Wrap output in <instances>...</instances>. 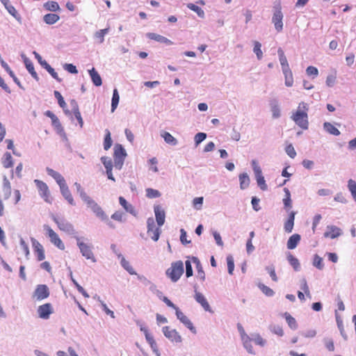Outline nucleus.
Segmentation results:
<instances>
[{
  "instance_id": "obj_1",
  "label": "nucleus",
  "mask_w": 356,
  "mask_h": 356,
  "mask_svg": "<svg viewBox=\"0 0 356 356\" xmlns=\"http://www.w3.org/2000/svg\"><path fill=\"white\" fill-rule=\"evenodd\" d=\"M308 111L309 105L302 102L299 103L296 111L293 112L291 116L295 124L303 130H307L309 128Z\"/></svg>"
},
{
  "instance_id": "obj_2",
  "label": "nucleus",
  "mask_w": 356,
  "mask_h": 356,
  "mask_svg": "<svg viewBox=\"0 0 356 356\" xmlns=\"http://www.w3.org/2000/svg\"><path fill=\"white\" fill-rule=\"evenodd\" d=\"M184 272V263L179 260L171 264L170 267L166 270L165 275L172 282H177L180 279Z\"/></svg>"
},
{
  "instance_id": "obj_3",
  "label": "nucleus",
  "mask_w": 356,
  "mask_h": 356,
  "mask_svg": "<svg viewBox=\"0 0 356 356\" xmlns=\"http://www.w3.org/2000/svg\"><path fill=\"white\" fill-rule=\"evenodd\" d=\"M74 238L76 241V245L79 247L82 256L87 259L91 260L92 262H96V259L94 257V254L92 251L91 245L82 241V238L79 237V236H74Z\"/></svg>"
},
{
  "instance_id": "obj_4",
  "label": "nucleus",
  "mask_w": 356,
  "mask_h": 356,
  "mask_svg": "<svg viewBox=\"0 0 356 356\" xmlns=\"http://www.w3.org/2000/svg\"><path fill=\"white\" fill-rule=\"evenodd\" d=\"M84 202L98 218L102 221L108 220V216L106 214L102 207L90 197L86 199Z\"/></svg>"
},
{
  "instance_id": "obj_5",
  "label": "nucleus",
  "mask_w": 356,
  "mask_h": 356,
  "mask_svg": "<svg viewBox=\"0 0 356 356\" xmlns=\"http://www.w3.org/2000/svg\"><path fill=\"white\" fill-rule=\"evenodd\" d=\"M283 18L284 15L282 12V8L280 6H275L273 8L272 23L274 25L275 29L277 33H280L283 30Z\"/></svg>"
},
{
  "instance_id": "obj_6",
  "label": "nucleus",
  "mask_w": 356,
  "mask_h": 356,
  "mask_svg": "<svg viewBox=\"0 0 356 356\" xmlns=\"http://www.w3.org/2000/svg\"><path fill=\"white\" fill-rule=\"evenodd\" d=\"M251 165H252V170L254 171L258 186L262 191L267 190L268 186L266 184L264 177L262 175V171H261V167L259 165L257 161L255 160H252L251 162Z\"/></svg>"
},
{
  "instance_id": "obj_7",
  "label": "nucleus",
  "mask_w": 356,
  "mask_h": 356,
  "mask_svg": "<svg viewBox=\"0 0 356 356\" xmlns=\"http://www.w3.org/2000/svg\"><path fill=\"white\" fill-rule=\"evenodd\" d=\"M34 183L35 184V186L39 191L40 197L46 202L51 204L53 199L51 197L49 187L47 184L39 179H35Z\"/></svg>"
},
{
  "instance_id": "obj_8",
  "label": "nucleus",
  "mask_w": 356,
  "mask_h": 356,
  "mask_svg": "<svg viewBox=\"0 0 356 356\" xmlns=\"http://www.w3.org/2000/svg\"><path fill=\"white\" fill-rule=\"evenodd\" d=\"M53 220L56 223L58 227L67 234L74 235L76 234L73 225L64 218H59L56 216L53 217Z\"/></svg>"
},
{
  "instance_id": "obj_9",
  "label": "nucleus",
  "mask_w": 356,
  "mask_h": 356,
  "mask_svg": "<svg viewBox=\"0 0 356 356\" xmlns=\"http://www.w3.org/2000/svg\"><path fill=\"white\" fill-rule=\"evenodd\" d=\"M49 295L50 291L46 284H38L33 293L32 298L37 301H41L47 298Z\"/></svg>"
},
{
  "instance_id": "obj_10",
  "label": "nucleus",
  "mask_w": 356,
  "mask_h": 356,
  "mask_svg": "<svg viewBox=\"0 0 356 356\" xmlns=\"http://www.w3.org/2000/svg\"><path fill=\"white\" fill-rule=\"evenodd\" d=\"M147 232L154 241H157L160 237V227H156L154 220L152 217L148 218L147 220Z\"/></svg>"
},
{
  "instance_id": "obj_11",
  "label": "nucleus",
  "mask_w": 356,
  "mask_h": 356,
  "mask_svg": "<svg viewBox=\"0 0 356 356\" xmlns=\"http://www.w3.org/2000/svg\"><path fill=\"white\" fill-rule=\"evenodd\" d=\"M46 234L50 239V241L60 250L65 249V245L59 238L58 235L47 225L43 226Z\"/></svg>"
},
{
  "instance_id": "obj_12",
  "label": "nucleus",
  "mask_w": 356,
  "mask_h": 356,
  "mask_svg": "<svg viewBox=\"0 0 356 356\" xmlns=\"http://www.w3.org/2000/svg\"><path fill=\"white\" fill-rule=\"evenodd\" d=\"M164 336L172 343H181V336L175 329H171L169 326H164L162 328Z\"/></svg>"
},
{
  "instance_id": "obj_13",
  "label": "nucleus",
  "mask_w": 356,
  "mask_h": 356,
  "mask_svg": "<svg viewBox=\"0 0 356 356\" xmlns=\"http://www.w3.org/2000/svg\"><path fill=\"white\" fill-rule=\"evenodd\" d=\"M54 312V309L51 303H45L38 307L37 313L40 318L47 320Z\"/></svg>"
},
{
  "instance_id": "obj_14",
  "label": "nucleus",
  "mask_w": 356,
  "mask_h": 356,
  "mask_svg": "<svg viewBox=\"0 0 356 356\" xmlns=\"http://www.w3.org/2000/svg\"><path fill=\"white\" fill-rule=\"evenodd\" d=\"M342 230L335 225H327L323 236L325 238H336L342 234Z\"/></svg>"
},
{
  "instance_id": "obj_15",
  "label": "nucleus",
  "mask_w": 356,
  "mask_h": 356,
  "mask_svg": "<svg viewBox=\"0 0 356 356\" xmlns=\"http://www.w3.org/2000/svg\"><path fill=\"white\" fill-rule=\"evenodd\" d=\"M154 211L155 214V218L156 220V223L159 227H161L163 225L165 219V212L162 207L159 204L154 205Z\"/></svg>"
},
{
  "instance_id": "obj_16",
  "label": "nucleus",
  "mask_w": 356,
  "mask_h": 356,
  "mask_svg": "<svg viewBox=\"0 0 356 356\" xmlns=\"http://www.w3.org/2000/svg\"><path fill=\"white\" fill-rule=\"evenodd\" d=\"M35 253L37 254L38 260L42 261L45 258L42 245L34 238H31Z\"/></svg>"
},
{
  "instance_id": "obj_17",
  "label": "nucleus",
  "mask_w": 356,
  "mask_h": 356,
  "mask_svg": "<svg viewBox=\"0 0 356 356\" xmlns=\"http://www.w3.org/2000/svg\"><path fill=\"white\" fill-rule=\"evenodd\" d=\"M191 261L195 265V268L197 270V279H198L201 282H204L205 280L206 277L200 261L196 257H192Z\"/></svg>"
},
{
  "instance_id": "obj_18",
  "label": "nucleus",
  "mask_w": 356,
  "mask_h": 356,
  "mask_svg": "<svg viewBox=\"0 0 356 356\" xmlns=\"http://www.w3.org/2000/svg\"><path fill=\"white\" fill-rule=\"evenodd\" d=\"M194 298L205 311L211 313L213 312L207 300L202 293H196V294H194Z\"/></svg>"
},
{
  "instance_id": "obj_19",
  "label": "nucleus",
  "mask_w": 356,
  "mask_h": 356,
  "mask_svg": "<svg viewBox=\"0 0 356 356\" xmlns=\"http://www.w3.org/2000/svg\"><path fill=\"white\" fill-rule=\"evenodd\" d=\"M46 171L48 175L51 176L52 178L54 179V180L56 181L59 186L66 184L64 177L59 172L55 171L54 170L50 168H47Z\"/></svg>"
},
{
  "instance_id": "obj_20",
  "label": "nucleus",
  "mask_w": 356,
  "mask_h": 356,
  "mask_svg": "<svg viewBox=\"0 0 356 356\" xmlns=\"http://www.w3.org/2000/svg\"><path fill=\"white\" fill-rule=\"evenodd\" d=\"M22 57L24 60V65L26 66V70L28 72L31 74L32 77L35 79L36 81L39 80V77L35 71L34 66L31 60L27 58L24 54L22 55Z\"/></svg>"
},
{
  "instance_id": "obj_21",
  "label": "nucleus",
  "mask_w": 356,
  "mask_h": 356,
  "mask_svg": "<svg viewBox=\"0 0 356 356\" xmlns=\"http://www.w3.org/2000/svg\"><path fill=\"white\" fill-rule=\"evenodd\" d=\"M59 188L62 195L67 201V202L71 205H75L74 198L67 184L59 186Z\"/></svg>"
},
{
  "instance_id": "obj_22",
  "label": "nucleus",
  "mask_w": 356,
  "mask_h": 356,
  "mask_svg": "<svg viewBox=\"0 0 356 356\" xmlns=\"http://www.w3.org/2000/svg\"><path fill=\"white\" fill-rule=\"evenodd\" d=\"M119 203L127 213H129L134 216H137V212L134 207L129 204L123 197L120 196L119 197Z\"/></svg>"
},
{
  "instance_id": "obj_23",
  "label": "nucleus",
  "mask_w": 356,
  "mask_h": 356,
  "mask_svg": "<svg viewBox=\"0 0 356 356\" xmlns=\"http://www.w3.org/2000/svg\"><path fill=\"white\" fill-rule=\"evenodd\" d=\"M296 214V212L291 211L289 213V218L284 223V230L287 233H291L293 230V225H294V220H295V216Z\"/></svg>"
},
{
  "instance_id": "obj_24",
  "label": "nucleus",
  "mask_w": 356,
  "mask_h": 356,
  "mask_svg": "<svg viewBox=\"0 0 356 356\" xmlns=\"http://www.w3.org/2000/svg\"><path fill=\"white\" fill-rule=\"evenodd\" d=\"M2 192L5 200H8L10 197L11 184L6 176H3V178Z\"/></svg>"
},
{
  "instance_id": "obj_25",
  "label": "nucleus",
  "mask_w": 356,
  "mask_h": 356,
  "mask_svg": "<svg viewBox=\"0 0 356 356\" xmlns=\"http://www.w3.org/2000/svg\"><path fill=\"white\" fill-rule=\"evenodd\" d=\"M270 106L273 118H279L281 116V111L278 102L276 99L271 100L270 102Z\"/></svg>"
},
{
  "instance_id": "obj_26",
  "label": "nucleus",
  "mask_w": 356,
  "mask_h": 356,
  "mask_svg": "<svg viewBox=\"0 0 356 356\" xmlns=\"http://www.w3.org/2000/svg\"><path fill=\"white\" fill-rule=\"evenodd\" d=\"M88 73L90 74V76L91 78L92 83L95 86H100L102 84V80L99 74V73L97 72V70L92 67L91 70H88Z\"/></svg>"
},
{
  "instance_id": "obj_27",
  "label": "nucleus",
  "mask_w": 356,
  "mask_h": 356,
  "mask_svg": "<svg viewBox=\"0 0 356 356\" xmlns=\"http://www.w3.org/2000/svg\"><path fill=\"white\" fill-rule=\"evenodd\" d=\"M241 339L243 343V346L247 352L250 354L255 355V352L251 343L252 341L251 336L248 335Z\"/></svg>"
},
{
  "instance_id": "obj_28",
  "label": "nucleus",
  "mask_w": 356,
  "mask_h": 356,
  "mask_svg": "<svg viewBox=\"0 0 356 356\" xmlns=\"http://www.w3.org/2000/svg\"><path fill=\"white\" fill-rule=\"evenodd\" d=\"M147 36L148 38L151 39V40H154L155 41H157V42H159L161 43H165V44H172V42L171 40H170L169 39H168L167 38L163 36V35H159V34H156V33H149L147 34Z\"/></svg>"
},
{
  "instance_id": "obj_29",
  "label": "nucleus",
  "mask_w": 356,
  "mask_h": 356,
  "mask_svg": "<svg viewBox=\"0 0 356 356\" xmlns=\"http://www.w3.org/2000/svg\"><path fill=\"white\" fill-rule=\"evenodd\" d=\"M301 239L298 234H294L291 236L287 241V248L289 250L295 249Z\"/></svg>"
},
{
  "instance_id": "obj_30",
  "label": "nucleus",
  "mask_w": 356,
  "mask_h": 356,
  "mask_svg": "<svg viewBox=\"0 0 356 356\" xmlns=\"http://www.w3.org/2000/svg\"><path fill=\"white\" fill-rule=\"evenodd\" d=\"M277 54L279 56L280 65L282 66V70L284 71V70H286L290 69L289 63H288V60H287L286 57L284 55V52L282 48H279L277 49Z\"/></svg>"
},
{
  "instance_id": "obj_31",
  "label": "nucleus",
  "mask_w": 356,
  "mask_h": 356,
  "mask_svg": "<svg viewBox=\"0 0 356 356\" xmlns=\"http://www.w3.org/2000/svg\"><path fill=\"white\" fill-rule=\"evenodd\" d=\"M285 193L284 198L283 199V204L284 209L289 212L292 208V200L291 199V193L287 188H284Z\"/></svg>"
},
{
  "instance_id": "obj_32",
  "label": "nucleus",
  "mask_w": 356,
  "mask_h": 356,
  "mask_svg": "<svg viewBox=\"0 0 356 356\" xmlns=\"http://www.w3.org/2000/svg\"><path fill=\"white\" fill-rule=\"evenodd\" d=\"M239 182H240V188L241 190H245L248 188L250 179L248 175L246 172H243L239 175L238 176Z\"/></svg>"
},
{
  "instance_id": "obj_33",
  "label": "nucleus",
  "mask_w": 356,
  "mask_h": 356,
  "mask_svg": "<svg viewBox=\"0 0 356 356\" xmlns=\"http://www.w3.org/2000/svg\"><path fill=\"white\" fill-rule=\"evenodd\" d=\"M109 31V27H107L104 29H100L95 33L94 38L97 40L99 44H102L104 41L105 35L108 33Z\"/></svg>"
},
{
  "instance_id": "obj_34",
  "label": "nucleus",
  "mask_w": 356,
  "mask_h": 356,
  "mask_svg": "<svg viewBox=\"0 0 356 356\" xmlns=\"http://www.w3.org/2000/svg\"><path fill=\"white\" fill-rule=\"evenodd\" d=\"M323 129L326 132L333 136H339L341 134L339 130L337 127H335L332 123L328 122H325L323 123Z\"/></svg>"
},
{
  "instance_id": "obj_35",
  "label": "nucleus",
  "mask_w": 356,
  "mask_h": 356,
  "mask_svg": "<svg viewBox=\"0 0 356 356\" xmlns=\"http://www.w3.org/2000/svg\"><path fill=\"white\" fill-rule=\"evenodd\" d=\"M54 97L57 99L59 106L63 109L66 115H70L71 112L70 111L65 109L66 103H65L63 96L61 95V94L58 91L55 90L54 92Z\"/></svg>"
},
{
  "instance_id": "obj_36",
  "label": "nucleus",
  "mask_w": 356,
  "mask_h": 356,
  "mask_svg": "<svg viewBox=\"0 0 356 356\" xmlns=\"http://www.w3.org/2000/svg\"><path fill=\"white\" fill-rule=\"evenodd\" d=\"M286 257L289 264L293 267L294 270L299 271L300 270V264L299 260L290 252L288 253Z\"/></svg>"
},
{
  "instance_id": "obj_37",
  "label": "nucleus",
  "mask_w": 356,
  "mask_h": 356,
  "mask_svg": "<svg viewBox=\"0 0 356 356\" xmlns=\"http://www.w3.org/2000/svg\"><path fill=\"white\" fill-rule=\"evenodd\" d=\"M284 76V83L287 87H291L293 84V77L291 69L282 71Z\"/></svg>"
},
{
  "instance_id": "obj_38",
  "label": "nucleus",
  "mask_w": 356,
  "mask_h": 356,
  "mask_svg": "<svg viewBox=\"0 0 356 356\" xmlns=\"http://www.w3.org/2000/svg\"><path fill=\"white\" fill-rule=\"evenodd\" d=\"M60 19V17L57 14L49 13L43 17L44 22L49 25L56 23Z\"/></svg>"
},
{
  "instance_id": "obj_39",
  "label": "nucleus",
  "mask_w": 356,
  "mask_h": 356,
  "mask_svg": "<svg viewBox=\"0 0 356 356\" xmlns=\"http://www.w3.org/2000/svg\"><path fill=\"white\" fill-rule=\"evenodd\" d=\"M1 163L4 168H11L13 165V157L9 152H6L2 159H1Z\"/></svg>"
},
{
  "instance_id": "obj_40",
  "label": "nucleus",
  "mask_w": 356,
  "mask_h": 356,
  "mask_svg": "<svg viewBox=\"0 0 356 356\" xmlns=\"http://www.w3.org/2000/svg\"><path fill=\"white\" fill-rule=\"evenodd\" d=\"M284 316L289 327L293 330L298 328L296 320L288 312L284 314Z\"/></svg>"
},
{
  "instance_id": "obj_41",
  "label": "nucleus",
  "mask_w": 356,
  "mask_h": 356,
  "mask_svg": "<svg viewBox=\"0 0 356 356\" xmlns=\"http://www.w3.org/2000/svg\"><path fill=\"white\" fill-rule=\"evenodd\" d=\"M161 137L164 139L165 142L171 145H177V140L172 136L169 132L164 131L161 134Z\"/></svg>"
},
{
  "instance_id": "obj_42",
  "label": "nucleus",
  "mask_w": 356,
  "mask_h": 356,
  "mask_svg": "<svg viewBox=\"0 0 356 356\" xmlns=\"http://www.w3.org/2000/svg\"><path fill=\"white\" fill-rule=\"evenodd\" d=\"M120 259V264L124 270H126L130 275H137V273L134 270L130 263L127 261L124 257H122Z\"/></svg>"
},
{
  "instance_id": "obj_43",
  "label": "nucleus",
  "mask_w": 356,
  "mask_h": 356,
  "mask_svg": "<svg viewBox=\"0 0 356 356\" xmlns=\"http://www.w3.org/2000/svg\"><path fill=\"white\" fill-rule=\"evenodd\" d=\"M120 100V96L118 94V91L116 88L113 90V97L111 99V112H114L116 109Z\"/></svg>"
},
{
  "instance_id": "obj_44",
  "label": "nucleus",
  "mask_w": 356,
  "mask_h": 356,
  "mask_svg": "<svg viewBox=\"0 0 356 356\" xmlns=\"http://www.w3.org/2000/svg\"><path fill=\"white\" fill-rule=\"evenodd\" d=\"M251 337L252 341L256 344L261 347H264L266 344V340L263 339L260 334H252Z\"/></svg>"
},
{
  "instance_id": "obj_45",
  "label": "nucleus",
  "mask_w": 356,
  "mask_h": 356,
  "mask_svg": "<svg viewBox=\"0 0 356 356\" xmlns=\"http://www.w3.org/2000/svg\"><path fill=\"white\" fill-rule=\"evenodd\" d=\"M312 264L318 270H323L324 268V263L323 258L318 254H314L313 258Z\"/></svg>"
},
{
  "instance_id": "obj_46",
  "label": "nucleus",
  "mask_w": 356,
  "mask_h": 356,
  "mask_svg": "<svg viewBox=\"0 0 356 356\" xmlns=\"http://www.w3.org/2000/svg\"><path fill=\"white\" fill-rule=\"evenodd\" d=\"M114 157H126L127 153L121 145H116L114 147Z\"/></svg>"
},
{
  "instance_id": "obj_47",
  "label": "nucleus",
  "mask_w": 356,
  "mask_h": 356,
  "mask_svg": "<svg viewBox=\"0 0 356 356\" xmlns=\"http://www.w3.org/2000/svg\"><path fill=\"white\" fill-rule=\"evenodd\" d=\"M180 322L182 323L188 329H189L191 332L193 334L197 333L196 328L194 327L193 323L186 316L180 320Z\"/></svg>"
},
{
  "instance_id": "obj_48",
  "label": "nucleus",
  "mask_w": 356,
  "mask_h": 356,
  "mask_svg": "<svg viewBox=\"0 0 356 356\" xmlns=\"http://www.w3.org/2000/svg\"><path fill=\"white\" fill-rule=\"evenodd\" d=\"M74 186L76 187L77 193L79 194L81 199L84 202L86 199H88L90 196L86 193L84 189L81 187V184L78 182L74 183Z\"/></svg>"
},
{
  "instance_id": "obj_49",
  "label": "nucleus",
  "mask_w": 356,
  "mask_h": 356,
  "mask_svg": "<svg viewBox=\"0 0 356 356\" xmlns=\"http://www.w3.org/2000/svg\"><path fill=\"white\" fill-rule=\"evenodd\" d=\"M187 7L190 10L195 12L197 13V15L200 17H201V18H204V10L200 7H199V6L195 5L194 3H188L187 4Z\"/></svg>"
},
{
  "instance_id": "obj_50",
  "label": "nucleus",
  "mask_w": 356,
  "mask_h": 356,
  "mask_svg": "<svg viewBox=\"0 0 356 356\" xmlns=\"http://www.w3.org/2000/svg\"><path fill=\"white\" fill-rule=\"evenodd\" d=\"M258 287L262 291V293L268 297H272L275 294V292L273 289L264 284L259 283L258 284Z\"/></svg>"
},
{
  "instance_id": "obj_51",
  "label": "nucleus",
  "mask_w": 356,
  "mask_h": 356,
  "mask_svg": "<svg viewBox=\"0 0 356 356\" xmlns=\"http://www.w3.org/2000/svg\"><path fill=\"white\" fill-rule=\"evenodd\" d=\"M70 278L75 287L78 290L79 293H81L85 298H89L88 293L85 291V289L73 278L72 273L70 272Z\"/></svg>"
},
{
  "instance_id": "obj_52",
  "label": "nucleus",
  "mask_w": 356,
  "mask_h": 356,
  "mask_svg": "<svg viewBox=\"0 0 356 356\" xmlns=\"http://www.w3.org/2000/svg\"><path fill=\"white\" fill-rule=\"evenodd\" d=\"M44 8L47 10L53 12L57 11L60 9L58 3L53 1L46 2L44 4Z\"/></svg>"
},
{
  "instance_id": "obj_53",
  "label": "nucleus",
  "mask_w": 356,
  "mask_h": 356,
  "mask_svg": "<svg viewBox=\"0 0 356 356\" xmlns=\"http://www.w3.org/2000/svg\"><path fill=\"white\" fill-rule=\"evenodd\" d=\"M348 188L351 193L353 200H356V181L352 179L348 181Z\"/></svg>"
},
{
  "instance_id": "obj_54",
  "label": "nucleus",
  "mask_w": 356,
  "mask_h": 356,
  "mask_svg": "<svg viewBox=\"0 0 356 356\" xmlns=\"http://www.w3.org/2000/svg\"><path fill=\"white\" fill-rule=\"evenodd\" d=\"M261 44L258 41L254 42L253 51L257 55L258 60H261L263 57V52L261 51Z\"/></svg>"
},
{
  "instance_id": "obj_55",
  "label": "nucleus",
  "mask_w": 356,
  "mask_h": 356,
  "mask_svg": "<svg viewBox=\"0 0 356 356\" xmlns=\"http://www.w3.org/2000/svg\"><path fill=\"white\" fill-rule=\"evenodd\" d=\"M106 135L104 140V149L108 150L112 145V139L111 137V133L108 129L105 131Z\"/></svg>"
},
{
  "instance_id": "obj_56",
  "label": "nucleus",
  "mask_w": 356,
  "mask_h": 356,
  "mask_svg": "<svg viewBox=\"0 0 356 356\" xmlns=\"http://www.w3.org/2000/svg\"><path fill=\"white\" fill-rule=\"evenodd\" d=\"M52 126L56 129L57 132L59 134H63L65 137V134L64 133L63 128L60 122L59 119L56 117V118L53 119L51 121Z\"/></svg>"
},
{
  "instance_id": "obj_57",
  "label": "nucleus",
  "mask_w": 356,
  "mask_h": 356,
  "mask_svg": "<svg viewBox=\"0 0 356 356\" xmlns=\"http://www.w3.org/2000/svg\"><path fill=\"white\" fill-rule=\"evenodd\" d=\"M94 298L97 299L101 303L102 309L106 314L109 315L111 318H115L114 312L108 308L107 305L102 300H101L99 296H95Z\"/></svg>"
},
{
  "instance_id": "obj_58",
  "label": "nucleus",
  "mask_w": 356,
  "mask_h": 356,
  "mask_svg": "<svg viewBox=\"0 0 356 356\" xmlns=\"http://www.w3.org/2000/svg\"><path fill=\"white\" fill-rule=\"evenodd\" d=\"M6 9L13 17H14L19 22H21L22 17L18 14L17 11L15 8V7L12 5L8 6Z\"/></svg>"
},
{
  "instance_id": "obj_59",
  "label": "nucleus",
  "mask_w": 356,
  "mask_h": 356,
  "mask_svg": "<svg viewBox=\"0 0 356 356\" xmlns=\"http://www.w3.org/2000/svg\"><path fill=\"white\" fill-rule=\"evenodd\" d=\"M146 196L149 198H156L161 196L159 191L148 188L146 189Z\"/></svg>"
},
{
  "instance_id": "obj_60",
  "label": "nucleus",
  "mask_w": 356,
  "mask_h": 356,
  "mask_svg": "<svg viewBox=\"0 0 356 356\" xmlns=\"http://www.w3.org/2000/svg\"><path fill=\"white\" fill-rule=\"evenodd\" d=\"M101 161L102 162L106 170L113 169V167L114 166V164H113L112 160L107 156H102L101 158Z\"/></svg>"
},
{
  "instance_id": "obj_61",
  "label": "nucleus",
  "mask_w": 356,
  "mask_h": 356,
  "mask_svg": "<svg viewBox=\"0 0 356 356\" xmlns=\"http://www.w3.org/2000/svg\"><path fill=\"white\" fill-rule=\"evenodd\" d=\"M265 269L268 273V274L273 281H274V282L278 281V278H277V276L275 273V267L273 265L266 266L265 268Z\"/></svg>"
},
{
  "instance_id": "obj_62",
  "label": "nucleus",
  "mask_w": 356,
  "mask_h": 356,
  "mask_svg": "<svg viewBox=\"0 0 356 356\" xmlns=\"http://www.w3.org/2000/svg\"><path fill=\"white\" fill-rule=\"evenodd\" d=\"M46 65L44 69L51 74V76L55 79L57 81L61 82V79L58 76V74L55 72L54 69L51 67L48 63H44Z\"/></svg>"
},
{
  "instance_id": "obj_63",
  "label": "nucleus",
  "mask_w": 356,
  "mask_h": 356,
  "mask_svg": "<svg viewBox=\"0 0 356 356\" xmlns=\"http://www.w3.org/2000/svg\"><path fill=\"white\" fill-rule=\"evenodd\" d=\"M124 213L121 211H116L111 215V218L118 222H124Z\"/></svg>"
},
{
  "instance_id": "obj_64",
  "label": "nucleus",
  "mask_w": 356,
  "mask_h": 356,
  "mask_svg": "<svg viewBox=\"0 0 356 356\" xmlns=\"http://www.w3.org/2000/svg\"><path fill=\"white\" fill-rule=\"evenodd\" d=\"M207 138V134L203 132L197 133L194 138L195 145L197 147Z\"/></svg>"
}]
</instances>
